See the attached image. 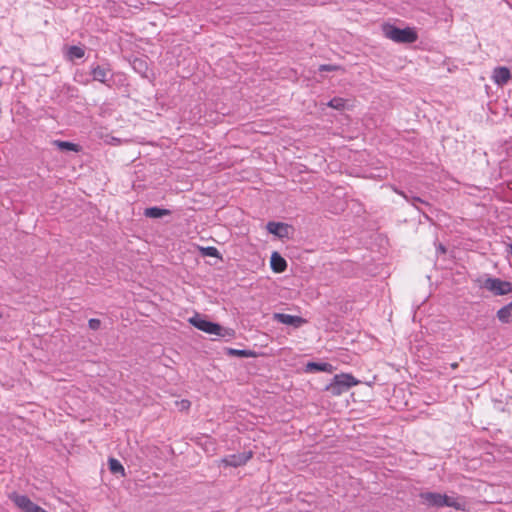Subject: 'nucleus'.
<instances>
[{
    "label": "nucleus",
    "instance_id": "29",
    "mask_svg": "<svg viewBox=\"0 0 512 512\" xmlns=\"http://www.w3.org/2000/svg\"><path fill=\"white\" fill-rule=\"evenodd\" d=\"M78 73H79V72H76V74H75V77H74V80H75V81H79V80L77 79Z\"/></svg>",
    "mask_w": 512,
    "mask_h": 512
},
{
    "label": "nucleus",
    "instance_id": "3",
    "mask_svg": "<svg viewBox=\"0 0 512 512\" xmlns=\"http://www.w3.org/2000/svg\"><path fill=\"white\" fill-rule=\"evenodd\" d=\"M481 287L497 296L507 295L512 292V283L500 278L487 277L482 282Z\"/></svg>",
    "mask_w": 512,
    "mask_h": 512
},
{
    "label": "nucleus",
    "instance_id": "31",
    "mask_svg": "<svg viewBox=\"0 0 512 512\" xmlns=\"http://www.w3.org/2000/svg\"><path fill=\"white\" fill-rule=\"evenodd\" d=\"M353 384H354V385H357V384H358V381H357L355 378H354Z\"/></svg>",
    "mask_w": 512,
    "mask_h": 512
},
{
    "label": "nucleus",
    "instance_id": "24",
    "mask_svg": "<svg viewBox=\"0 0 512 512\" xmlns=\"http://www.w3.org/2000/svg\"><path fill=\"white\" fill-rule=\"evenodd\" d=\"M397 193L398 191L395 190ZM400 195H402L408 202H410L414 207L418 208L417 204L418 203H421V204H426L422 199H420L419 197H416V196H413L411 198H409L404 192H399Z\"/></svg>",
    "mask_w": 512,
    "mask_h": 512
},
{
    "label": "nucleus",
    "instance_id": "10",
    "mask_svg": "<svg viewBox=\"0 0 512 512\" xmlns=\"http://www.w3.org/2000/svg\"><path fill=\"white\" fill-rule=\"evenodd\" d=\"M269 233L274 234L280 238L287 237L289 226L282 222L270 221L266 226Z\"/></svg>",
    "mask_w": 512,
    "mask_h": 512
},
{
    "label": "nucleus",
    "instance_id": "23",
    "mask_svg": "<svg viewBox=\"0 0 512 512\" xmlns=\"http://www.w3.org/2000/svg\"><path fill=\"white\" fill-rule=\"evenodd\" d=\"M200 252L202 256L221 258L220 252L213 246L201 247Z\"/></svg>",
    "mask_w": 512,
    "mask_h": 512
},
{
    "label": "nucleus",
    "instance_id": "33",
    "mask_svg": "<svg viewBox=\"0 0 512 512\" xmlns=\"http://www.w3.org/2000/svg\"><path fill=\"white\" fill-rule=\"evenodd\" d=\"M2 318V313L0 312V319Z\"/></svg>",
    "mask_w": 512,
    "mask_h": 512
},
{
    "label": "nucleus",
    "instance_id": "4",
    "mask_svg": "<svg viewBox=\"0 0 512 512\" xmlns=\"http://www.w3.org/2000/svg\"><path fill=\"white\" fill-rule=\"evenodd\" d=\"M8 497L22 512H47L39 505L32 502L26 495L12 492Z\"/></svg>",
    "mask_w": 512,
    "mask_h": 512
},
{
    "label": "nucleus",
    "instance_id": "17",
    "mask_svg": "<svg viewBox=\"0 0 512 512\" xmlns=\"http://www.w3.org/2000/svg\"><path fill=\"white\" fill-rule=\"evenodd\" d=\"M108 467L112 474H114V475L120 474L122 477L125 476V469L119 460H117L113 457H110L108 459Z\"/></svg>",
    "mask_w": 512,
    "mask_h": 512
},
{
    "label": "nucleus",
    "instance_id": "6",
    "mask_svg": "<svg viewBox=\"0 0 512 512\" xmlns=\"http://www.w3.org/2000/svg\"><path fill=\"white\" fill-rule=\"evenodd\" d=\"M90 73L94 81L101 82L110 86L109 82L113 80L112 69L109 64L92 65Z\"/></svg>",
    "mask_w": 512,
    "mask_h": 512
},
{
    "label": "nucleus",
    "instance_id": "19",
    "mask_svg": "<svg viewBox=\"0 0 512 512\" xmlns=\"http://www.w3.org/2000/svg\"><path fill=\"white\" fill-rule=\"evenodd\" d=\"M226 353L229 356H236V357H243V358H249V357L255 356V352H253L252 350H247V349L227 348Z\"/></svg>",
    "mask_w": 512,
    "mask_h": 512
},
{
    "label": "nucleus",
    "instance_id": "5",
    "mask_svg": "<svg viewBox=\"0 0 512 512\" xmlns=\"http://www.w3.org/2000/svg\"><path fill=\"white\" fill-rule=\"evenodd\" d=\"M253 456L252 451H244L237 454H230L220 460V464L225 467H240L245 465Z\"/></svg>",
    "mask_w": 512,
    "mask_h": 512
},
{
    "label": "nucleus",
    "instance_id": "7",
    "mask_svg": "<svg viewBox=\"0 0 512 512\" xmlns=\"http://www.w3.org/2000/svg\"><path fill=\"white\" fill-rule=\"evenodd\" d=\"M352 386V375L346 374L342 376L336 375L334 377V382L331 383L327 390L330 391L334 395H339L344 391H348Z\"/></svg>",
    "mask_w": 512,
    "mask_h": 512
},
{
    "label": "nucleus",
    "instance_id": "20",
    "mask_svg": "<svg viewBox=\"0 0 512 512\" xmlns=\"http://www.w3.org/2000/svg\"><path fill=\"white\" fill-rule=\"evenodd\" d=\"M60 92L67 98H76L78 97L79 90L73 85L63 84L60 88Z\"/></svg>",
    "mask_w": 512,
    "mask_h": 512
},
{
    "label": "nucleus",
    "instance_id": "27",
    "mask_svg": "<svg viewBox=\"0 0 512 512\" xmlns=\"http://www.w3.org/2000/svg\"><path fill=\"white\" fill-rule=\"evenodd\" d=\"M338 67L335 65L324 64L319 66L320 72H330L336 70Z\"/></svg>",
    "mask_w": 512,
    "mask_h": 512
},
{
    "label": "nucleus",
    "instance_id": "28",
    "mask_svg": "<svg viewBox=\"0 0 512 512\" xmlns=\"http://www.w3.org/2000/svg\"><path fill=\"white\" fill-rule=\"evenodd\" d=\"M183 407H189L190 403L188 401H182Z\"/></svg>",
    "mask_w": 512,
    "mask_h": 512
},
{
    "label": "nucleus",
    "instance_id": "1",
    "mask_svg": "<svg viewBox=\"0 0 512 512\" xmlns=\"http://www.w3.org/2000/svg\"><path fill=\"white\" fill-rule=\"evenodd\" d=\"M191 325H193L198 330H201L205 333L215 335L219 338H227L231 339L235 336V331L232 328H226L221 326L216 322H212L202 318L200 315H195L189 319Z\"/></svg>",
    "mask_w": 512,
    "mask_h": 512
},
{
    "label": "nucleus",
    "instance_id": "2",
    "mask_svg": "<svg viewBox=\"0 0 512 512\" xmlns=\"http://www.w3.org/2000/svg\"><path fill=\"white\" fill-rule=\"evenodd\" d=\"M383 32L386 38L396 43H413L418 39L417 32L410 27L401 29L388 25L384 27Z\"/></svg>",
    "mask_w": 512,
    "mask_h": 512
},
{
    "label": "nucleus",
    "instance_id": "18",
    "mask_svg": "<svg viewBox=\"0 0 512 512\" xmlns=\"http://www.w3.org/2000/svg\"><path fill=\"white\" fill-rule=\"evenodd\" d=\"M132 67L140 75L146 76V73L148 71V65H147L146 60H144L142 58H135L132 61Z\"/></svg>",
    "mask_w": 512,
    "mask_h": 512
},
{
    "label": "nucleus",
    "instance_id": "9",
    "mask_svg": "<svg viewBox=\"0 0 512 512\" xmlns=\"http://www.w3.org/2000/svg\"><path fill=\"white\" fill-rule=\"evenodd\" d=\"M274 320L285 325H291L295 328L300 327L302 324L306 322V320L300 316L285 314V313H275L273 316Z\"/></svg>",
    "mask_w": 512,
    "mask_h": 512
},
{
    "label": "nucleus",
    "instance_id": "8",
    "mask_svg": "<svg viewBox=\"0 0 512 512\" xmlns=\"http://www.w3.org/2000/svg\"><path fill=\"white\" fill-rule=\"evenodd\" d=\"M420 498L426 505L440 508L445 506L446 494L423 492L420 494Z\"/></svg>",
    "mask_w": 512,
    "mask_h": 512
},
{
    "label": "nucleus",
    "instance_id": "32",
    "mask_svg": "<svg viewBox=\"0 0 512 512\" xmlns=\"http://www.w3.org/2000/svg\"><path fill=\"white\" fill-rule=\"evenodd\" d=\"M510 253H511V255H512V245H510Z\"/></svg>",
    "mask_w": 512,
    "mask_h": 512
},
{
    "label": "nucleus",
    "instance_id": "11",
    "mask_svg": "<svg viewBox=\"0 0 512 512\" xmlns=\"http://www.w3.org/2000/svg\"><path fill=\"white\" fill-rule=\"evenodd\" d=\"M270 266L275 273H283L287 269V261L280 253L274 251L270 258Z\"/></svg>",
    "mask_w": 512,
    "mask_h": 512
},
{
    "label": "nucleus",
    "instance_id": "30",
    "mask_svg": "<svg viewBox=\"0 0 512 512\" xmlns=\"http://www.w3.org/2000/svg\"><path fill=\"white\" fill-rule=\"evenodd\" d=\"M439 248H440V250H442L443 252H445V248H444L442 245H440V247H439Z\"/></svg>",
    "mask_w": 512,
    "mask_h": 512
},
{
    "label": "nucleus",
    "instance_id": "12",
    "mask_svg": "<svg viewBox=\"0 0 512 512\" xmlns=\"http://www.w3.org/2000/svg\"><path fill=\"white\" fill-rule=\"evenodd\" d=\"M494 82L498 85H504L506 84L510 78H511V73H510V70L506 67H497L494 69L493 71V76H492Z\"/></svg>",
    "mask_w": 512,
    "mask_h": 512
},
{
    "label": "nucleus",
    "instance_id": "15",
    "mask_svg": "<svg viewBox=\"0 0 512 512\" xmlns=\"http://www.w3.org/2000/svg\"><path fill=\"white\" fill-rule=\"evenodd\" d=\"M170 213V210L156 206L146 208L144 211V215L149 218H161L163 216L170 215Z\"/></svg>",
    "mask_w": 512,
    "mask_h": 512
},
{
    "label": "nucleus",
    "instance_id": "22",
    "mask_svg": "<svg viewBox=\"0 0 512 512\" xmlns=\"http://www.w3.org/2000/svg\"><path fill=\"white\" fill-rule=\"evenodd\" d=\"M445 506L453 507L457 510H465L464 502L460 501L458 498H453L446 495Z\"/></svg>",
    "mask_w": 512,
    "mask_h": 512
},
{
    "label": "nucleus",
    "instance_id": "16",
    "mask_svg": "<svg viewBox=\"0 0 512 512\" xmlns=\"http://www.w3.org/2000/svg\"><path fill=\"white\" fill-rule=\"evenodd\" d=\"M497 317L500 322L509 323L512 319V302L499 309Z\"/></svg>",
    "mask_w": 512,
    "mask_h": 512
},
{
    "label": "nucleus",
    "instance_id": "25",
    "mask_svg": "<svg viewBox=\"0 0 512 512\" xmlns=\"http://www.w3.org/2000/svg\"><path fill=\"white\" fill-rule=\"evenodd\" d=\"M344 105H345V100L342 98H333L329 102V106L333 107L335 109H341L344 107Z\"/></svg>",
    "mask_w": 512,
    "mask_h": 512
},
{
    "label": "nucleus",
    "instance_id": "13",
    "mask_svg": "<svg viewBox=\"0 0 512 512\" xmlns=\"http://www.w3.org/2000/svg\"><path fill=\"white\" fill-rule=\"evenodd\" d=\"M332 365L327 362H308L306 365L307 372H331Z\"/></svg>",
    "mask_w": 512,
    "mask_h": 512
},
{
    "label": "nucleus",
    "instance_id": "26",
    "mask_svg": "<svg viewBox=\"0 0 512 512\" xmlns=\"http://www.w3.org/2000/svg\"><path fill=\"white\" fill-rule=\"evenodd\" d=\"M88 326L91 330H98L101 326V321L99 319H96V318H91L89 321H88Z\"/></svg>",
    "mask_w": 512,
    "mask_h": 512
},
{
    "label": "nucleus",
    "instance_id": "21",
    "mask_svg": "<svg viewBox=\"0 0 512 512\" xmlns=\"http://www.w3.org/2000/svg\"><path fill=\"white\" fill-rule=\"evenodd\" d=\"M55 144L62 151H74V152L79 151V146L77 144L69 142V141L57 140V141H55Z\"/></svg>",
    "mask_w": 512,
    "mask_h": 512
},
{
    "label": "nucleus",
    "instance_id": "14",
    "mask_svg": "<svg viewBox=\"0 0 512 512\" xmlns=\"http://www.w3.org/2000/svg\"><path fill=\"white\" fill-rule=\"evenodd\" d=\"M85 56V49L81 46L72 45L67 48L66 58L69 61L81 59Z\"/></svg>",
    "mask_w": 512,
    "mask_h": 512
}]
</instances>
